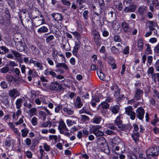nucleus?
<instances>
[{
  "instance_id": "obj_1",
  "label": "nucleus",
  "mask_w": 159,
  "mask_h": 159,
  "mask_svg": "<svg viewBox=\"0 0 159 159\" xmlns=\"http://www.w3.org/2000/svg\"><path fill=\"white\" fill-rule=\"evenodd\" d=\"M58 129L60 133L64 134L65 135L70 137L71 134L68 132V129L63 121L60 122L58 126Z\"/></svg>"
},
{
  "instance_id": "obj_2",
  "label": "nucleus",
  "mask_w": 159,
  "mask_h": 159,
  "mask_svg": "<svg viewBox=\"0 0 159 159\" xmlns=\"http://www.w3.org/2000/svg\"><path fill=\"white\" fill-rule=\"evenodd\" d=\"M49 89L53 91L61 92L64 90L61 84H59L57 81L52 82L49 87Z\"/></svg>"
},
{
  "instance_id": "obj_3",
  "label": "nucleus",
  "mask_w": 159,
  "mask_h": 159,
  "mask_svg": "<svg viewBox=\"0 0 159 159\" xmlns=\"http://www.w3.org/2000/svg\"><path fill=\"white\" fill-rule=\"evenodd\" d=\"M91 31L93 37L95 44L98 46H100L102 44V41L99 31L96 30L95 29H92Z\"/></svg>"
},
{
  "instance_id": "obj_4",
  "label": "nucleus",
  "mask_w": 159,
  "mask_h": 159,
  "mask_svg": "<svg viewBox=\"0 0 159 159\" xmlns=\"http://www.w3.org/2000/svg\"><path fill=\"white\" fill-rule=\"evenodd\" d=\"M125 109L126 114L130 116V118L132 120H134L136 117V114L134 111H133L132 107L128 106L125 108Z\"/></svg>"
},
{
  "instance_id": "obj_5",
  "label": "nucleus",
  "mask_w": 159,
  "mask_h": 159,
  "mask_svg": "<svg viewBox=\"0 0 159 159\" xmlns=\"http://www.w3.org/2000/svg\"><path fill=\"white\" fill-rule=\"evenodd\" d=\"M143 93V90L137 88L136 89L134 92V99L136 101H138L141 99H143L142 96Z\"/></svg>"
},
{
  "instance_id": "obj_6",
  "label": "nucleus",
  "mask_w": 159,
  "mask_h": 159,
  "mask_svg": "<svg viewBox=\"0 0 159 159\" xmlns=\"http://www.w3.org/2000/svg\"><path fill=\"white\" fill-rule=\"evenodd\" d=\"M148 153L154 154V156H158L159 155V147L154 146V147L149 148L147 150Z\"/></svg>"
},
{
  "instance_id": "obj_7",
  "label": "nucleus",
  "mask_w": 159,
  "mask_h": 159,
  "mask_svg": "<svg viewBox=\"0 0 159 159\" xmlns=\"http://www.w3.org/2000/svg\"><path fill=\"white\" fill-rule=\"evenodd\" d=\"M136 112L137 117L140 120H143L145 113L144 109L142 107H139Z\"/></svg>"
},
{
  "instance_id": "obj_8",
  "label": "nucleus",
  "mask_w": 159,
  "mask_h": 159,
  "mask_svg": "<svg viewBox=\"0 0 159 159\" xmlns=\"http://www.w3.org/2000/svg\"><path fill=\"white\" fill-rule=\"evenodd\" d=\"M29 64H33L34 66L39 68L40 70H42L43 69V66L41 63L37 61L34 60L32 58L30 59Z\"/></svg>"
},
{
  "instance_id": "obj_9",
  "label": "nucleus",
  "mask_w": 159,
  "mask_h": 159,
  "mask_svg": "<svg viewBox=\"0 0 159 159\" xmlns=\"http://www.w3.org/2000/svg\"><path fill=\"white\" fill-rule=\"evenodd\" d=\"M103 121L104 120L98 115H95L91 120L92 123L96 124H99Z\"/></svg>"
},
{
  "instance_id": "obj_10",
  "label": "nucleus",
  "mask_w": 159,
  "mask_h": 159,
  "mask_svg": "<svg viewBox=\"0 0 159 159\" xmlns=\"http://www.w3.org/2000/svg\"><path fill=\"white\" fill-rule=\"evenodd\" d=\"M143 48V43L142 38H140L138 41L137 48L136 49V52L142 51Z\"/></svg>"
},
{
  "instance_id": "obj_11",
  "label": "nucleus",
  "mask_w": 159,
  "mask_h": 159,
  "mask_svg": "<svg viewBox=\"0 0 159 159\" xmlns=\"http://www.w3.org/2000/svg\"><path fill=\"white\" fill-rule=\"evenodd\" d=\"M30 48H31L32 54L34 55H38L39 54L40 51L36 47L32 44L30 45Z\"/></svg>"
},
{
  "instance_id": "obj_12",
  "label": "nucleus",
  "mask_w": 159,
  "mask_h": 159,
  "mask_svg": "<svg viewBox=\"0 0 159 159\" xmlns=\"http://www.w3.org/2000/svg\"><path fill=\"white\" fill-rule=\"evenodd\" d=\"M2 99H1V102L7 108L10 107L9 101L8 97L7 96H4L2 97Z\"/></svg>"
},
{
  "instance_id": "obj_13",
  "label": "nucleus",
  "mask_w": 159,
  "mask_h": 159,
  "mask_svg": "<svg viewBox=\"0 0 159 159\" xmlns=\"http://www.w3.org/2000/svg\"><path fill=\"white\" fill-rule=\"evenodd\" d=\"M51 16L56 21H61L63 19V16L58 13H52Z\"/></svg>"
},
{
  "instance_id": "obj_14",
  "label": "nucleus",
  "mask_w": 159,
  "mask_h": 159,
  "mask_svg": "<svg viewBox=\"0 0 159 159\" xmlns=\"http://www.w3.org/2000/svg\"><path fill=\"white\" fill-rule=\"evenodd\" d=\"M25 46H26V45H25L24 46L23 45V43L21 41L18 42L16 45V49L20 52H22L24 50Z\"/></svg>"
},
{
  "instance_id": "obj_15",
  "label": "nucleus",
  "mask_w": 159,
  "mask_h": 159,
  "mask_svg": "<svg viewBox=\"0 0 159 159\" xmlns=\"http://www.w3.org/2000/svg\"><path fill=\"white\" fill-rule=\"evenodd\" d=\"M136 8V6L134 5H130L129 7H126L124 9V11L125 13L129 12H134Z\"/></svg>"
},
{
  "instance_id": "obj_16",
  "label": "nucleus",
  "mask_w": 159,
  "mask_h": 159,
  "mask_svg": "<svg viewBox=\"0 0 159 159\" xmlns=\"http://www.w3.org/2000/svg\"><path fill=\"white\" fill-rule=\"evenodd\" d=\"M114 123L118 128L120 129L123 124L122 121L120 120V116H118L116 117L114 121Z\"/></svg>"
},
{
  "instance_id": "obj_17",
  "label": "nucleus",
  "mask_w": 159,
  "mask_h": 159,
  "mask_svg": "<svg viewBox=\"0 0 159 159\" xmlns=\"http://www.w3.org/2000/svg\"><path fill=\"white\" fill-rule=\"evenodd\" d=\"M111 90L114 92V95L120 94V89L116 85H113L110 88Z\"/></svg>"
},
{
  "instance_id": "obj_18",
  "label": "nucleus",
  "mask_w": 159,
  "mask_h": 159,
  "mask_svg": "<svg viewBox=\"0 0 159 159\" xmlns=\"http://www.w3.org/2000/svg\"><path fill=\"white\" fill-rule=\"evenodd\" d=\"M39 19V18H37V17H36V19H34V20H33V22H34V23L33 24L34 25L35 27L38 26L43 23V19Z\"/></svg>"
},
{
  "instance_id": "obj_19",
  "label": "nucleus",
  "mask_w": 159,
  "mask_h": 159,
  "mask_svg": "<svg viewBox=\"0 0 159 159\" xmlns=\"http://www.w3.org/2000/svg\"><path fill=\"white\" fill-rule=\"evenodd\" d=\"M9 95L11 97H16L19 95V92L17 89H13L9 91Z\"/></svg>"
},
{
  "instance_id": "obj_20",
  "label": "nucleus",
  "mask_w": 159,
  "mask_h": 159,
  "mask_svg": "<svg viewBox=\"0 0 159 159\" xmlns=\"http://www.w3.org/2000/svg\"><path fill=\"white\" fill-rule=\"evenodd\" d=\"M15 140L12 139H6L5 141V147L8 148H10L11 144L14 143Z\"/></svg>"
},
{
  "instance_id": "obj_21",
  "label": "nucleus",
  "mask_w": 159,
  "mask_h": 159,
  "mask_svg": "<svg viewBox=\"0 0 159 159\" xmlns=\"http://www.w3.org/2000/svg\"><path fill=\"white\" fill-rule=\"evenodd\" d=\"M111 53L114 55H119L121 52L120 49L117 48L114 46L111 47Z\"/></svg>"
},
{
  "instance_id": "obj_22",
  "label": "nucleus",
  "mask_w": 159,
  "mask_h": 159,
  "mask_svg": "<svg viewBox=\"0 0 159 159\" xmlns=\"http://www.w3.org/2000/svg\"><path fill=\"white\" fill-rule=\"evenodd\" d=\"M63 111L68 115H72L74 113V111L72 109L67 107H64L63 108Z\"/></svg>"
},
{
  "instance_id": "obj_23",
  "label": "nucleus",
  "mask_w": 159,
  "mask_h": 159,
  "mask_svg": "<svg viewBox=\"0 0 159 159\" xmlns=\"http://www.w3.org/2000/svg\"><path fill=\"white\" fill-rule=\"evenodd\" d=\"M131 129V126L129 125H124L123 124L120 129L121 130H123L126 131L127 130H129Z\"/></svg>"
},
{
  "instance_id": "obj_24",
  "label": "nucleus",
  "mask_w": 159,
  "mask_h": 159,
  "mask_svg": "<svg viewBox=\"0 0 159 159\" xmlns=\"http://www.w3.org/2000/svg\"><path fill=\"white\" fill-rule=\"evenodd\" d=\"M131 137L137 143L139 140V134L138 132L134 133L131 134Z\"/></svg>"
},
{
  "instance_id": "obj_25",
  "label": "nucleus",
  "mask_w": 159,
  "mask_h": 159,
  "mask_svg": "<svg viewBox=\"0 0 159 159\" xmlns=\"http://www.w3.org/2000/svg\"><path fill=\"white\" fill-rule=\"evenodd\" d=\"M9 50L5 46H2L0 47V55H4L7 53Z\"/></svg>"
},
{
  "instance_id": "obj_26",
  "label": "nucleus",
  "mask_w": 159,
  "mask_h": 159,
  "mask_svg": "<svg viewBox=\"0 0 159 159\" xmlns=\"http://www.w3.org/2000/svg\"><path fill=\"white\" fill-rule=\"evenodd\" d=\"M48 31V29L45 26H43L37 30L39 34H42L47 32Z\"/></svg>"
},
{
  "instance_id": "obj_27",
  "label": "nucleus",
  "mask_w": 159,
  "mask_h": 159,
  "mask_svg": "<svg viewBox=\"0 0 159 159\" xmlns=\"http://www.w3.org/2000/svg\"><path fill=\"white\" fill-rule=\"evenodd\" d=\"M97 73L99 78L101 80L104 81L105 80V76L103 73L100 70H97Z\"/></svg>"
},
{
  "instance_id": "obj_28",
  "label": "nucleus",
  "mask_w": 159,
  "mask_h": 159,
  "mask_svg": "<svg viewBox=\"0 0 159 159\" xmlns=\"http://www.w3.org/2000/svg\"><path fill=\"white\" fill-rule=\"evenodd\" d=\"M147 8L145 6H141L139 9V12L141 15H143L147 11Z\"/></svg>"
},
{
  "instance_id": "obj_29",
  "label": "nucleus",
  "mask_w": 159,
  "mask_h": 159,
  "mask_svg": "<svg viewBox=\"0 0 159 159\" xmlns=\"http://www.w3.org/2000/svg\"><path fill=\"white\" fill-rule=\"evenodd\" d=\"M75 103L78 108H81L83 106V103L81 102L80 98L79 97H77L75 100Z\"/></svg>"
},
{
  "instance_id": "obj_30",
  "label": "nucleus",
  "mask_w": 159,
  "mask_h": 159,
  "mask_svg": "<svg viewBox=\"0 0 159 159\" xmlns=\"http://www.w3.org/2000/svg\"><path fill=\"white\" fill-rule=\"evenodd\" d=\"M79 113L80 114L84 113L88 115H91V113L84 107L79 110Z\"/></svg>"
},
{
  "instance_id": "obj_31",
  "label": "nucleus",
  "mask_w": 159,
  "mask_h": 159,
  "mask_svg": "<svg viewBox=\"0 0 159 159\" xmlns=\"http://www.w3.org/2000/svg\"><path fill=\"white\" fill-rule=\"evenodd\" d=\"M56 67L57 68L62 67L66 70L68 69L67 66L64 63H57V64L56 65Z\"/></svg>"
},
{
  "instance_id": "obj_32",
  "label": "nucleus",
  "mask_w": 159,
  "mask_h": 159,
  "mask_svg": "<svg viewBox=\"0 0 159 159\" xmlns=\"http://www.w3.org/2000/svg\"><path fill=\"white\" fill-rule=\"evenodd\" d=\"M110 109L113 113L116 114L118 112L119 107L118 106L116 105L113 107H111Z\"/></svg>"
},
{
  "instance_id": "obj_33",
  "label": "nucleus",
  "mask_w": 159,
  "mask_h": 159,
  "mask_svg": "<svg viewBox=\"0 0 159 159\" xmlns=\"http://www.w3.org/2000/svg\"><path fill=\"white\" fill-rule=\"evenodd\" d=\"M101 126L99 125L93 126L91 128L92 133L94 134L99 130V129H101Z\"/></svg>"
},
{
  "instance_id": "obj_34",
  "label": "nucleus",
  "mask_w": 159,
  "mask_h": 159,
  "mask_svg": "<svg viewBox=\"0 0 159 159\" xmlns=\"http://www.w3.org/2000/svg\"><path fill=\"white\" fill-rule=\"evenodd\" d=\"M121 25L125 32H127L129 31L128 30L129 28V26L127 23L126 22H122Z\"/></svg>"
},
{
  "instance_id": "obj_35",
  "label": "nucleus",
  "mask_w": 159,
  "mask_h": 159,
  "mask_svg": "<svg viewBox=\"0 0 159 159\" xmlns=\"http://www.w3.org/2000/svg\"><path fill=\"white\" fill-rule=\"evenodd\" d=\"M22 99L21 98L17 99L16 102L15 104L16 106V108L17 109L20 108L21 107V104L22 103Z\"/></svg>"
},
{
  "instance_id": "obj_36",
  "label": "nucleus",
  "mask_w": 159,
  "mask_h": 159,
  "mask_svg": "<svg viewBox=\"0 0 159 159\" xmlns=\"http://www.w3.org/2000/svg\"><path fill=\"white\" fill-rule=\"evenodd\" d=\"M44 37L46 38V42L47 43H49L52 40L54 39V36L53 35H50L47 36H43Z\"/></svg>"
},
{
  "instance_id": "obj_37",
  "label": "nucleus",
  "mask_w": 159,
  "mask_h": 159,
  "mask_svg": "<svg viewBox=\"0 0 159 159\" xmlns=\"http://www.w3.org/2000/svg\"><path fill=\"white\" fill-rule=\"evenodd\" d=\"M101 148L102 151L103 152L107 154H108L110 152L108 146L107 145H106L105 146H103L101 147Z\"/></svg>"
},
{
  "instance_id": "obj_38",
  "label": "nucleus",
  "mask_w": 159,
  "mask_h": 159,
  "mask_svg": "<svg viewBox=\"0 0 159 159\" xmlns=\"http://www.w3.org/2000/svg\"><path fill=\"white\" fill-rule=\"evenodd\" d=\"M21 131L22 133V136L23 137H26L29 132V130L25 128L21 129Z\"/></svg>"
},
{
  "instance_id": "obj_39",
  "label": "nucleus",
  "mask_w": 159,
  "mask_h": 159,
  "mask_svg": "<svg viewBox=\"0 0 159 159\" xmlns=\"http://www.w3.org/2000/svg\"><path fill=\"white\" fill-rule=\"evenodd\" d=\"M145 45L147 46V48L146 49V52L147 54H152V50L151 49V48L150 45L148 43L145 44Z\"/></svg>"
},
{
  "instance_id": "obj_40",
  "label": "nucleus",
  "mask_w": 159,
  "mask_h": 159,
  "mask_svg": "<svg viewBox=\"0 0 159 159\" xmlns=\"http://www.w3.org/2000/svg\"><path fill=\"white\" fill-rule=\"evenodd\" d=\"M120 138L118 137L114 138L112 140V142L116 145H118L120 142Z\"/></svg>"
},
{
  "instance_id": "obj_41",
  "label": "nucleus",
  "mask_w": 159,
  "mask_h": 159,
  "mask_svg": "<svg viewBox=\"0 0 159 159\" xmlns=\"http://www.w3.org/2000/svg\"><path fill=\"white\" fill-rule=\"evenodd\" d=\"M114 96L116 98V100L117 102L120 101L123 99V98H124L123 95H120V94H116L114 95Z\"/></svg>"
},
{
  "instance_id": "obj_42",
  "label": "nucleus",
  "mask_w": 159,
  "mask_h": 159,
  "mask_svg": "<svg viewBox=\"0 0 159 159\" xmlns=\"http://www.w3.org/2000/svg\"><path fill=\"white\" fill-rule=\"evenodd\" d=\"M11 52L12 53L14 56L16 58H19L21 56V55L20 53L14 51L12 49L11 50Z\"/></svg>"
},
{
  "instance_id": "obj_43",
  "label": "nucleus",
  "mask_w": 159,
  "mask_h": 159,
  "mask_svg": "<svg viewBox=\"0 0 159 159\" xmlns=\"http://www.w3.org/2000/svg\"><path fill=\"white\" fill-rule=\"evenodd\" d=\"M100 105L102 107L103 109H108L109 107V104L105 102H102L100 104Z\"/></svg>"
},
{
  "instance_id": "obj_44",
  "label": "nucleus",
  "mask_w": 159,
  "mask_h": 159,
  "mask_svg": "<svg viewBox=\"0 0 159 159\" xmlns=\"http://www.w3.org/2000/svg\"><path fill=\"white\" fill-rule=\"evenodd\" d=\"M66 123L68 126H70L74 124H76V122L70 119H67L66 120Z\"/></svg>"
},
{
  "instance_id": "obj_45",
  "label": "nucleus",
  "mask_w": 159,
  "mask_h": 159,
  "mask_svg": "<svg viewBox=\"0 0 159 159\" xmlns=\"http://www.w3.org/2000/svg\"><path fill=\"white\" fill-rule=\"evenodd\" d=\"M81 120L84 121H88L89 120L90 118L87 116L85 115H81Z\"/></svg>"
},
{
  "instance_id": "obj_46",
  "label": "nucleus",
  "mask_w": 159,
  "mask_h": 159,
  "mask_svg": "<svg viewBox=\"0 0 159 159\" xmlns=\"http://www.w3.org/2000/svg\"><path fill=\"white\" fill-rule=\"evenodd\" d=\"M86 0H76L77 2L78 3L80 9H81L83 7V3L85 2Z\"/></svg>"
},
{
  "instance_id": "obj_47",
  "label": "nucleus",
  "mask_w": 159,
  "mask_h": 159,
  "mask_svg": "<svg viewBox=\"0 0 159 159\" xmlns=\"http://www.w3.org/2000/svg\"><path fill=\"white\" fill-rule=\"evenodd\" d=\"M154 68L153 67L151 66L149 67L147 71V73L148 75H151L154 73Z\"/></svg>"
},
{
  "instance_id": "obj_48",
  "label": "nucleus",
  "mask_w": 159,
  "mask_h": 159,
  "mask_svg": "<svg viewBox=\"0 0 159 159\" xmlns=\"http://www.w3.org/2000/svg\"><path fill=\"white\" fill-rule=\"evenodd\" d=\"M0 85L2 88L3 89H6L8 88V84L5 81H2L1 82Z\"/></svg>"
},
{
  "instance_id": "obj_49",
  "label": "nucleus",
  "mask_w": 159,
  "mask_h": 159,
  "mask_svg": "<svg viewBox=\"0 0 159 159\" xmlns=\"http://www.w3.org/2000/svg\"><path fill=\"white\" fill-rule=\"evenodd\" d=\"M19 66L20 67L21 73H22V74H24L25 76V69L26 68H27V67H26L24 65H20Z\"/></svg>"
},
{
  "instance_id": "obj_50",
  "label": "nucleus",
  "mask_w": 159,
  "mask_h": 159,
  "mask_svg": "<svg viewBox=\"0 0 159 159\" xmlns=\"http://www.w3.org/2000/svg\"><path fill=\"white\" fill-rule=\"evenodd\" d=\"M62 48L66 51H69L70 49L69 43H66L65 44L63 45Z\"/></svg>"
},
{
  "instance_id": "obj_51",
  "label": "nucleus",
  "mask_w": 159,
  "mask_h": 159,
  "mask_svg": "<svg viewBox=\"0 0 159 159\" xmlns=\"http://www.w3.org/2000/svg\"><path fill=\"white\" fill-rule=\"evenodd\" d=\"M89 13V11L88 10L84 11L83 14V17L85 20H87L88 18V15Z\"/></svg>"
},
{
  "instance_id": "obj_52",
  "label": "nucleus",
  "mask_w": 159,
  "mask_h": 159,
  "mask_svg": "<svg viewBox=\"0 0 159 159\" xmlns=\"http://www.w3.org/2000/svg\"><path fill=\"white\" fill-rule=\"evenodd\" d=\"M39 115L43 118V120H45L47 115L44 111H40L39 113Z\"/></svg>"
},
{
  "instance_id": "obj_53",
  "label": "nucleus",
  "mask_w": 159,
  "mask_h": 159,
  "mask_svg": "<svg viewBox=\"0 0 159 159\" xmlns=\"http://www.w3.org/2000/svg\"><path fill=\"white\" fill-rule=\"evenodd\" d=\"M105 133L107 135H116V133L111 130L110 129H107L105 131Z\"/></svg>"
},
{
  "instance_id": "obj_54",
  "label": "nucleus",
  "mask_w": 159,
  "mask_h": 159,
  "mask_svg": "<svg viewBox=\"0 0 159 159\" xmlns=\"http://www.w3.org/2000/svg\"><path fill=\"white\" fill-rule=\"evenodd\" d=\"M146 154L148 159H155L157 156H154V154H151V153L149 154L148 153V151H146Z\"/></svg>"
},
{
  "instance_id": "obj_55",
  "label": "nucleus",
  "mask_w": 159,
  "mask_h": 159,
  "mask_svg": "<svg viewBox=\"0 0 159 159\" xmlns=\"http://www.w3.org/2000/svg\"><path fill=\"white\" fill-rule=\"evenodd\" d=\"M9 70V68L7 67H5L0 69V72L2 73H7Z\"/></svg>"
},
{
  "instance_id": "obj_56",
  "label": "nucleus",
  "mask_w": 159,
  "mask_h": 159,
  "mask_svg": "<svg viewBox=\"0 0 159 159\" xmlns=\"http://www.w3.org/2000/svg\"><path fill=\"white\" fill-rule=\"evenodd\" d=\"M29 112L30 113L32 114V115H33L37 111V109L35 107L30 108Z\"/></svg>"
},
{
  "instance_id": "obj_57",
  "label": "nucleus",
  "mask_w": 159,
  "mask_h": 159,
  "mask_svg": "<svg viewBox=\"0 0 159 159\" xmlns=\"http://www.w3.org/2000/svg\"><path fill=\"white\" fill-rule=\"evenodd\" d=\"M63 4L69 6L70 5V1H68L66 0H61Z\"/></svg>"
},
{
  "instance_id": "obj_58",
  "label": "nucleus",
  "mask_w": 159,
  "mask_h": 159,
  "mask_svg": "<svg viewBox=\"0 0 159 159\" xmlns=\"http://www.w3.org/2000/svg\"><path fill=\"white\" fill-rule=\"evenodd\" d=\"M43 148L44 150L47 152L49 151L50 150V146L48 145V144L45 143L43 144Z\"/></svg>"
},
{
  "instance_id": "obj_59",
  "label": "nucleus",
  "mask_w": 159,
  "mask_h": 159,
  "mask_svg": "<svg viewBox=\"0 0 159 159\" xmlns=\"http://www.w3.org/2000/svg\"><path fill=\"white\" fill-rule=\"evenodd\" d=\"M123 53L125 55L128 54L129 53V47L128 46L125 47L123 50Z\"/></svg>"
},
{
  "instance_id": "obj_60",
  "label": "nucleus",
  "mask_w": 159,
  "mask_h": 159,
  "mask_svg": "<svg viewBox=\"0 0 159 159\" xmlns=\"http://www.w3.org/2000/svg\"><path fill=\"white\" fill-rule=\"evenodd\" d=\"M7 79L8 81L11 82L13 81L14 80V77L10 75H8L6 76Z\"/></svg>"
},
{
  "instance_id": "obj_61",
  "label": "nucleus",
  "mask_w": 159,
  "mask_h": 159,
  "mask_svg": "<svg viewBox=\"0 0 159 159\" xmlns=\"http://www.w3.org/2000/svg\"><path fill=\"white\" fill-rule=\"evenodd\" d=\"M31 123L33 125L35 126L37 124V118L35 117H33L31 120Z\"/></svg>"
},
{
  "instance_id": "obj_62",
  "label": "nucleus",
  "mask_w": 159,
  "mask_h": 159,
  "mask_svg": "<svg viewBox=\"0 0 159 159\" xmlns=\"http://www.w3.org/2000/svg\"><path fill=\"white\" fill-rule=\"evenodd\" d=\"M114 40L116 42H120L121 41V39L119 36L118 35H115L114 36Z\"/></svg>"
},
{
  "instance_id": "obj_63",
  "label": "nucleus",
  "mask_w": 159,
  "mask_h": 159,
  "mask_svg": "<svg viewBox=\"0 0 159 159\" xmlns=\"http://www.w3.org/2000/svg\"><path fill=\"white\" fill-rule=\"evenodd\" d=\"M154 51L155 53L159 54V43L154 47Z\"/></svg>"
},
{
  "instance_id": "obj_64",
  "label": "nucleus",
  "mask_w": 159,
  "mask_h": 159,
  "mask_svg": "<svg viewBox=\"0 0 159 159\" xmlns=\"http://www.w3.org/2000/svg\"><path fill=\"white\" fill-rule=\"evenodd\" d=\"M129 159H137L136 156L133 152L129 153Z\"/></svg>"
}]
</instances>
